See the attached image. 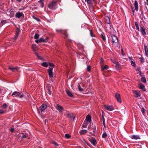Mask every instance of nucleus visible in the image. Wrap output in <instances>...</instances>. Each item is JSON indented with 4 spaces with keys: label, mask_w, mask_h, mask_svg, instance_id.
<instances>
[{
    "label": "nucleus",
    "mask_w": 148,
    "mask_h": 148,
    "mask_svg": "<svg viewBox=\"0 0 148 148\" xmlns=\"http://www.w3.org/2000/svg\"><path fill=\"white\" fill-rule=\"evenodd\" d=\"M66 92L67 94L70 97H72L73 96V94L69 90H66Z\"/></svg>",
    "instance_id": "19"
},
{
    "label": "nucleus",
    "mask_w": 148,
    "mask_h": 148,
    "mask_svg": "<svg viewBox=\"0 0 148 148\" xmlns=\"http://www.w3.org/2000/svg\"><path fill=\"white\" fill-rule=\"evenodd\" d=\"M139 88L143 90V91H145L146 89L145 86L142 83H140L138 85Z\"/></svg>",
    "instance_id": "13"
},
{
    "label": "nucleus",
    "mask_w": 148,
    "mask_h": 148,
    "mask_svg": "<svg viewBox=\"0 0 148 148\" xmlns=\"http://www.w3.org/2000/svg\"><path fill=\"white\" fill-rule=\"evenodd\" d=\"M78 89L80 91H83V89L82 88L80 85H79L78 86Z\"/></svg>",
    "instance_id": "40"
},
{
    "label": "nucleus",
    "mask_w": 148,
    "mask_h": 148,
    "mask_svg": "<svg viewBox=\"0 0 148 148\" xmlns=\"http://www.w3.org/2000/svg\"><path fill=\"white\" fill-rule=\"evenodd\" d=\"M103 61V60L102 58H101L100 60V63H102Z\"/></svg>",
    "instance_id": "59"
},
{
    "label": "nucleus",
    "mask_w": 148,
    "mask_h": 148,
    "mask_svg": "<svg viewBox=\"0 0 148 148\" xmlns=\"http://www.w3.org/2000/svg\"><path fill=\"white\" fill-rule=\"evenodd\" d=\"M26 137H27L26 135H23L22 136V137L23 138H25Z\"/></svg>",
    "instance_id": "60"
},
{
    "label": "nucleus",
    "mask_w": 148,
    "mask_h": 148,
    "mask_svg": "<svg viewBox=\"0 0 148 148\" xmlns=\"http://www.w3.org/2000/svg\"><path fill=\"white\" fill-rule=\"evenodd\" d=\"M116 66H115L116 68L118 69H119L120 66L119 64V63H116Z\"/></svg>",
    "instance_id": "32"
},
{
    "label": "nucleus",
    "mask_w": 148,
    "mask_h": 148,
    "mask_svg": "<svg viewBox=\"0 0 148 148\" xmlns=\"http://www.w3.org/2000/svg\"><path fill=\"white\" fill-rule=\"evenodd\" d=\"M131 65L134 67H136V64L133 61H131Z\"/></svg>",
    "instance_id": "35"
},
{
    "label": "nucleus",
    "mask_w": 148,
    "mask_h": 148,
    "mask_svg": "<svg viewBox=\"0 0 148 148\" xmlns=\"http://www.w3.org/2000/svg\"><path fill=\"white\" fill-rule=\"evenodd\" d=\"M86 120L89 122L91 121V117L90 115H88L86 116Z\"/></svg>",
    "instance_id": "25"
},
{
    "label": "nucleus",
    "mask_w": 148,
    "mask_h": 148,
    "mask_svg": "<svg viewBox=\"0 0 148 148\" xmlns=\"http://www.w3.org/2000/svg\"><path fill=\"white\" fill-rule=\"evenodd\" d=\"M101 38H102V40L104 41H105L106 40V38L104 34L103 33V34H101Z\"/></svg>",
    "instance_id": "29"
},
{
    "label": "nucleus",
    "mask_w": 148,
    "mask_h": 148,
    "mask_svg": "<svg viewBox=\"0 0 148 148\" xmlns=\"http://www.w3.org/2000/svg\"><path fill=\"white\" fill-rule=\"evenodd\" d=\"M105 22L108 24H110V21L109 18L108 17H106V18Z\"/></svg>",
    "instance_id": "26"
},
{
    "label": "nucleus",
    "mask_w": 148,
    "mask_h": 148,
    "mask_svg": "<svg viewBox=\"0 0 148 148\" xmlns=\"http://www.w3.org/2000/svg\"><path fill=\"white\" fill-rule=\"evenodd\" d=\"M136 71H138L139 72L141 71L140 70V67H139L137 68V69H136Z\"/></svg>",
    "instance_id": "50"
},
{
    "label": "nucleus",
    "mask_w": 148,
    "mask_h": 148,
    "mask_svg": "<svg viewBox=\"0 0 148 148\" xmlns=\"http://www.w3.org/2000/svg\"><path fill=\"white\" fill-rule=\"evenodd\" d=\"M135 24L137 29L139 31V27L137 23L136 22H135Z\"/></svg>",
    "instance_id": "34"
},
{
    "label": "nucleus",
    "mask_w": 148,
    "mask_h": 148,
    "mask_svg": "<svg viewBox=\"0 0 148 148\" xmlns=\"http://www.w3.org/2000/svg\"><path fill=\"white\" fill-rule=\"evenodd\" d=\"M108 68V67L107 65H105L104 67H102L101 68V70H104L105 69H107Z\"/></svg>",
    "instance_id": "31"
},
{
    "label": "nucleus",
    "mask_w": 148,
    "mask_h": 148,
    "mask_svg": "<svg viewBox=\"0 0 148 148\" xmlns=\"http://www.w3.org/2000/svg\"><path fill=\"white\" fill-rule=\"evenodd\" d=\"M87 69L88 71H90L91 68L90 66H87Z\"/></svg>",
    "instance_id": "45"
},
{
    "label": "nucleus",
    "mask_w": 148,
    "mask_h": 148,
    "mask_svg": "<svg viewBox=\"0 0 148 148\" xmlns=\"http://www.w3.org/2000/svg\"><path fill=\"white\" fill-rule=\"evenodd\" d=\"M140 31L142 34L144 35L146 34V33L145 32V29L144 27H141Z\"/></svg>",
    "instance_id": "15"
},
{
    "label": "nucleus",
    "mask_w": 148,
    "mask_h": 148,
    "mask_svg": "<svg viewBox=\"0 0 148 148\" xmlns=\"http://www.w3.org/2000/svg\"><path fill=\"white\" fill-rule=\"evenodd\" d=\"M90 34L91 36L92 37H95V36L93 34L92 30H90Z\"/></svg>",
    "instance_id": "47"
},
{
    "label": "nucleus",
    "mask_w": 148,
    "mask_h": 148,
    "mask_svg": "<svg viewBox=\"0 0 148 148\" xmlns=\"http://www.w3.org/2000/svg\"><path fill=\"white\" fill-rule=\"evenodd\" d=\"M113 63H114L115 64H116V63H119V62H116V61H115L113 62Z\"/></svg>",
    "instance_id": "63"
},
{
    "label": "nucleus",
    "mask_w": 148,
    "mask_h": 148,
    "mask_svg": "<svg viewBox=\"0 0 148 148\" xmlns=\"http://www.w3.org/2000/svg\"><path fill=\"white\" fill-rule=\"evenodd\" d=\"M145 110L143 108L141 110V111L143 113H145Z\"/></svg>",
    "instance_id": "53"
},
{
    "label": "nucleus",
    "mask_w": 148,
    "mask_h": 148,
    "mask_svg": "<svg viewBox=\"0 0 148 148\" xmlns=\"http://www.w3.org/2000/svg\"><path fill=\"white\" fill-rule=\"evenodd\" d=\"M39 37V35L38 34H36L35 35L34 38L36 39H37Z\"/></svg>",
    "instance_id": "43"
},
{
    "label": "nucleus",
    "mask_w": 148,
    "mask_h": 148,
    "mask_svg": "<svg viewBox=\"0 0 148 148\" xmlns=\"http://www.w3.org/2000/svg\"><path fill=\"white\" fill-rule=\"evenodd\" d=\"M71 41L70 40L67 41L66 42V45L67 47H69V45H70Z\"/></svg>",
    "instance_id": "33"
},
{
    "label": "nucleus",
    "mask_w": 148,
    "mask_h": 148,
    "mask_svg": "<svg viewBox=\"0 0 148 148\" xmlns=\"http://www.w3.org/2000/svg\"><path fill=\"white\" fill-rule=\"evenodd\" d=\"M37 47L35 44H33L32 46V49H36V48Z\"/></svg>",
    "instance_id": "42"
},
{
    "label": "nucleus",
    "mask_w": 148,
    "mask_h": 148,
    "mask_svg": "<svg viewBox=\"0 0 148 148\" xmlns=\"http://www.w3.org/2000/svg\"><path fill=\"white\" fill-rule=\"evenodd\" d=\"M35 54L37 56V57L39 58V59H42V57L39 56L37 53L36 52L35 53Z\"/></svg>",
    "instance_id": "39"
},
{
    "label": "nucleus",
    "mask_w": 148,
    "mask_h": 148,
    "mask_svg": "<svg viewBox=\"0 0 148 148\" xmlns=\"http://www.w3.org/2000/svg\"><path fill=\"white\" fill-rule=\"evenodd\" d=\"M121 51L122 52V54L123 56H124V54L123 53V49H121Z\"/></svg>",
    "instance_id": "56"
},
{
    "label": "nucleus",
    "mask_w": 148,
    "mask_h": 148,
    "mask_svg": "<svg viewBox=\"0 0 148 148\" xmlns=\"http://www.w3.org/2000/svg\"><path fill=\"white\" fill-rule=\"evenodd\" d=\"M33 49V51L34 52H35V51H36V49Z\"/></svg>",
    "instance_id": "64"
},
{
    "label": "nucleus",
    "mask_w": 148,
    "mask_h": 148,
    "mask_svg": "<svg viewBox=\"0 0 148 148\" xmlns=\"http://www.w3.org/2000/svg\"><path fill=\"white\" fill-rule=\"evenodd\" d=\"M20 30V29H19L18 28H17L16 34H19Z\"/></svg>",
    "instance_id": "44"
},
{
    "label": "nucleus",
    "mask_w": 148,
    "mask_h": 148,
    "mask_svg": "<svg viewBox=\"0 0 148 148\" xmlns=\"http://www.w3.org/2000/svg\"><path fill=\"white\" fill-rule=\"evenodd\" d=\"M87 132V131L85 130H82L80 132V134L81 135L84 134Z\"/></svg>",
    "instance_id": "27"
},
{
    "label": "nucleus",
    "mask_w": 148,
    "mask_h": 148,
    "mask_svg": "<svg viewBox=\"0 0 148 148\" xmlns=\"http://www.w3.org/2000/svg\"><path fill=\"white\" fill-rule=\"evenodd\" d=\"M134 6L136 10L137 11L138 9V3L137 1H135L134 2Z\"/></svg>",
    "instance_id": "24"
},
{
    "label": "nucleus",
    "mask_w": 148,
    "mask_h": 148,
    "mask_svg": "<svg viewBox=\"0 0 148 148\" xmlns=\"http://www.w3.org/2000/svg\"><path fill=\"white\" fill-rule=\"evenodd\" d=\"M141 81L143 83H146V80L145 77H142L141 79Z\"/></svg>",
    "instance_id": "28"
},
{
    "label": "nucleus",
    "mask_w": 148,
    "mask_h": 148,
    "mask_svg": "<svg viewBox=\"0 0 148 148\" xmlns=\"http://www.w3.org/2000/svg\"><path fill=\"white\" fill-rule=\"evenodd\" d=\"M83 143L85 145H89L84 140V141Z\"/></svg>",
    "instance_id": "51"
},
{
    "label": "nucleus",
    "mask_w": 148,
    "mask_h": 148,
    "mask_svg": "<svg viewBox=\"0 0 148 148\" xmlns=\"http://www.w3.org/2000/svg\"><path fill=\"white\" fill-rule=\"evenodd\" d=\"M104 107L106 110L109 111H112L114 109L112 106L109 105H105Z\"/></svg>",
    "instance_id": "6"
},
{
    "label": "nucleus",
    "mask_w": 148,
    "mask_h": 148,
    "mask_svg": "<svg viewBox=\"0 0 148 148\" xmlns=\"http://www.w3.org/2000/svg\"><path fill=\"white\" fill-rule=\"evenodd\" d=\"M35 42L37 43H38L39 42H40V41H39V40H35Z\"/></svg>",
    "instance_id": "52"
},
{
    "label": "nucleus",
    "mask_w": 148,
    "mask_h": 148,
    "mask_svg": "<svg viewBox=\"0 0 148 148\" xmlns=\"http://www.w3.org/2000/svg\"><path fill=\"white\" fill-rule=\"evenodd\" d=\"M14 129L13 128H12L11 129L10 131L11 132H13L14 131Z\"/></svg>",
    "instance_id": "55"
},
{
    "label": "nucleus",
    "mask_w": 148,
    "mask_h": 148,
    "mask_svg": "<svg viewBox=\"0 0 148 148\" xmlns=\"http://www.w3.org/2000/svg\"><path fill=\"white\" fill-rule=\"evenodd\" d=\"M64 137L68 139L71 137V136L69 134H66L65 135Z\"/></svg>",
    "instance_id": "36"
},
{
    "label": "nucleus",
    "mask_w": 148,
    "mask_h": 148,
    "mask_svg": "<svg viewBox=\"0 0 148 148\" xmlns=\"http://www.w3.org/2000/svg\"><path fill=\"white\" fill-rule=\"evenodd\" d=\"M41 65L44 67H47L48 66V64L47 62H44L42 63Z\"/></svg>",
    "instance_id": "30"
},
{
    "label": "nucleus",
    "mask_w": 148,
    "mask_h": 148,
    "mask_svg": "<svg viewBox=\"0 0 148 148\" xmlns=\"http://www.w3.org/2000/svg\"><path fill=\"white\" fill-rule=\"evenodd\" d=\"M145 50V54L147 56H148V49L147 46L144 45Z\"/></svg>",
    "instance_id": "23"
},
{
    "label": "nucleus",
    "mask_w": 148,
    "mask_h": 148,
    "mask_svg": "<svg viewBox=\"0 0 148 148\" xmlns=\"http://www.w3.org/2000/svg\"><path fill=\"white\" fill-rule=\"evenodd\" d=\"M21 16L24 17V14L23 13L20 12H18L16 13L15 15V17L16 18H19Z\"/></svg>",
    "instance_id": "12"
},
{
    "label": "nucleus",
    "mask_w": 148,
    "mask_h": 148,
    "mask_svg": "<svg viewBox=\"0 0 148 148\" xmlns=\"http://www.w3.org/2000/svg\"><path fill=\"white\" fill-rule=\"evenodd\" d=\"M52 86L50 84H48L47 86V90L49 92V94L50 95L51 93V88Z\"/></svg>",
    "instance_id": "16"
},
{
    "label": "nucleus",
    "mask_w": 148,
    "mask_h": 148,
    "mask_svg": "<svg viewBox=\"0 0 148 148\" xmlns=\"http://www.w3.org/2000/svg\"><path fill=\"white\" fill-rule=\"evenodd\" d=\"M102 119H103V125L104 126V127H105L106 125H105V119H104V114L103 112V111H102Z\"/></svg>",
    "instance_id": "22"
},
{
    "label": "nucleus",
    "mask_w": 148,
    "mask_h": 148,
    "mask_svg": "<svg viewBox=\"0 0 148 148\" xmlns=\"http://www.w3.org/2000/svg\"><path fill=\"white\" fill-rule=\"evenodd\" d=\"M89 141L91 142V143L94 146H96L97 142V141L95 138H89Z\"/></svg>",
    "instance_id": "9"
},
{
    "label": "nucleus",
    "mask_w": 148,
    "mask_h": 148,
    "mask_svg": "<svg viewBox=\"0 0 148 148\" xmlns=\"http://www.w3.org/2000/svg\"><path fill=\"white\" fill-rule=\"evenodd\" d=\"M87 3L88 4H92V0H87Z\"/></svg>",
    "instance_id": "46"
},
{
    "label": "nucleus",
    "mask_w": 148,
    "mask_h": 148,
    "mask_svg": "<svg viewBox=\"0 0 148 148\" xmlns=\"http://www.w3.org/2000/svg\"><path fill=\"white\" fill-rule=\"evenodd\" d=\"M58 32H60L62 34H63L65 35V37H64L65 38H67L68 37V35L67 34V32L66 30H56Z\"/></svg>",
    "instance_id": "8"
},
{
    "label": "nucleus",
    "mask_w": 148,
    "mask_h": 148,
    "mask_svg": "<svg viewBox=\"0 0 148 148\" xmlns=\"http://www.w3.org/2000/svg\"><path fill=\"white\" fill-rule=\"evenodd\" d=\"M53 144L56 146H58L59 145L56 142H54Z\"/></svg>",
    "instance_id": "61"
},
{
    "label": "nucleus",
    "mask_w": 148,
    "mask_h": 148,
    "mask_svg": "<svg viewBox=\"0 0 148 148\" xmlns=\"http://www.w3.org/2000/svg\"><path fill=\"white\" fill-rule=\"evenodd\" d=\"M18 34H16V36L14 38V39L15 40H16L17 38L18 37Z\"/></svg>",
    "instance_id": "49"
},
{
    "label": "nucleus",
    "mask_w": 148,
    "mask_h": 148,
    "mask_svg": "<svg viewBox=\"0 0 148 148\" xmlns=\"http://www.w3.org/2000/svg\"><path fill=\"white\" fill-rule=\"evenodd\" d=\"M112 41L114 44H117L118 43V40L117 37L114 35L111 36Z\"/></svg>",
    "instance_id": "3"
},
{
    "label": "nucleus",
    "mask_w": 148,
    "mask_h": 148,
    "mask_svg": "<svg viewBox=\"0 0 148 148\" xmlns=\"http://www.w3.org/2000/svg\"><path fill=\"white\" fill-rule=\"evenodd\" d=\"M89 129L90 131H91V132H90V133L92 134V135H94L95 134L96 129L95 128H93L92 129V128L90 127L89 128Z\"/></svg>",
    "instance_id": "18"
},
{
    "label": "nucleus",
    "mask_w": 148,
    "mask_h": 148,
    "mask_svg": "<svg viewBox=\"0 0 148 148\" xmlns=\"http://www.w3.org/2000/svg\"><path fill=\"white\" fill-rule=\"evenodd\" d=\"M8 68L12 71L14 72L15 70L16 71H18L19 69V67H13L11 66H9Z\"/></svg>",
    "instance_id": "14"
},
{
    "label": "nucleus",
    "mask_w": 148,
    "mask_h": 148,
    "mask_svg": "<svg viewBox=\"0 0 148 148\" xmlns=\"http://www.w3.org/2000/svg\"><path fill=\"white\" fill-rule=\"evenodd\" d=\"M49 39L48 37H47L46 39H44L43 38H41L39 39L40 42H46L48 41V40Z\"/></svg>",
    "instance_id": "17"
},
{
    "label": "nucleus",
    "mask_w": 148,
    "mask_h": 148,
    "mask_svg": "<svg viewBox=\"0 0 148 148\" xmlns=\"http://www.w3.org/2000/svg\"><path fill=\"white\" fill-rule=\"evenodd\" d=\"M107 135L106 132L104 133L102 135V137L103 138H106L107 137Z\"/></svg>",
    "instance_id": "38"
},
{
    "label": "nucleus",
    "mask_w": 148,
    "mask_h": 148,
    "mask_svg": "<svg viewBox=\"0 0 148 148\" xmlns=\"http://www.w3.org/2000/svg\"><path fill=\"white\" fill-rule=\"evenodd\" d=\"M47 105L45 104H43L39 107L38 109V111L39 113H42V112L47 108Z\"/></svg>",
    "instance_id": "2"
},
{
    "label": "nucleus",
    "mask_w": 148,
    "mask_h": 148,
    "mask_svg": "<svg viewBox=\"0 0 148 148\" xmlns=\"http://www.w3.org/2000/svg\"><path fill=\"white\" fill-rule=\"evenodd\" d=\"M139 73H140V76L142 77H143V75H142V73H141V71H140L139 72Z\"/></svg>",
    "instance_id": "62"
},
{
    "label": "nucleus",
    "mask_w": 148,
    "mask_h": 148,
    "mask_svg": "<svg viewBox=\"0 0 148 148\" xmlns=\"http://www.w3.org/2000/svg\"><path fill=\"white\" fill-rule=\"evenodd\" d=\"M24 97V95L23 94L21 95L20 96V98H22L23 97Z\"/></svg>",
    "instance_id": "58"
},
{
    "label": "nucleus",
    "mask_w": 148,
    "mask_h": 148,
    "mask_svg": "<svg viewBox=\"0 0 148 148\" xmlns=\"http://www.w3.org/2000/svg\"><path fill=\"white\" fill-rule=\"evenodd\" d=\"M1 23L2 25L6 23V21L5 20H2L1 21Z\"/></svg>",
    "instance_id": "37"
},
{
    "label": "nucleus",
    "mask_w": 148,
    "mask_h": 148,
    "mask_svg": "<svg viewBox=\"0 0 148 148\" xmlns=\"http://www.w3.org/2000/svg\"><path fill=\"white\" fill-rule=\"evenodd\" d=\"M66 116L69 118H73L74 119L75 118V116L72 113H69L66 115Z\"/></svg>",
    "instance_id": "11"
},
{
    "label": "nucleus",
    "mask_w": 148,
    "mask_h": 148,
    "mask_svg": "<svg viewBox=\"0 0 148 148\" xmlns=\"http://www.w3.org/2000/svg\"><path fill=\"white\" fill-rule=\"evenodd\" d=\"M134 94L136 95L135 97L137 98L140 97V92L138 90H133V91Z\"/></svg>",
    "instance_id": "10"
},
{
    "label": "nucleus",
    "mask_w": 148,
    "mask_h": 148,
    "mask_svg": "<svg viewBox=\"0 0 148 148\" xmlns=\"http://www.w3.org/2000/svg\"><path fill=\"white\" fill-rule=\"evenodd\" d=\"M20 94V93L19 92L17 91H15L12 93V96L14 95L15 97H16L19 96Z\"/></svg>",
    "instance_id": "21"
},
{
    "label": "nucleus",
    "mask_w": 148,
    "mask_h": 148,
    "mask_svg": "<svg viewBox=\"0 0 148 148\" xmlns=\"http://www.w3.org/2000/svg\"><path fill=\"white\" fill-rule=\"evenodd\" d=\"M48 64L50 66V68L52 67V69H53V67L54 66V64H52V63H48Z\"/></svg>",
    "instance_id": "41"
},
{
    "label": "nucleus",
    "mask_w": 148,
    "mask_h": 148,
    "mask_svg": "<svg viewBox=\"0 0 148 148\" xmlns=\"http://www.w3.org/2000/svg\"><path fill=\"white\" fill-rule=\"evenodd\" d=\"M4 112V111L3 110H0V114H2Z\"/></svg>",
    "instance_id": "57"
},
{
    "label": "nucleus",
    "mask_w": 148,
    "mask_h": 148,
    "mask_svg": "<svg viewBox=\"0 0 148 148\" xmlns=\"http://www.w3.org/2000/svg\"><path fill=\"white\" fill-rule=\"evenodd\" d=\"M131 137L132 139H134L136 140L140 139L139 136L137 135H132L131 136Z\"/></svg>",
    "instance_id": "20"
},
{
    "label": "nucleus",
    "mask_w": 148,
    "mask_h": 148,
    "mask_svg": "<svg viewBox=\"0 0 148 148\" xmlns=\"http://www.w3.org/2000/svg\"><path fill=\"white\" fill-rule=\"evenodd\" d=\"M44 4L43 2H41L40 4V6L42 8H43L44 6Z\"/></svg>",
    "instance_id": "54"
},
{
    "label": "nucleus",
    "mask_w": 148,
    "mask_h": 148,
    "mask_svg": "<svg viewBox=\"0 0 148 148\" xmlns=\"http://www.w3.org/2000/svg\"><path fill=\"white\" fill-rule=\"evenodd\" d=\"M56 108L60 112H62L64 110V108L62 107L58 104L56 105Z\"/></svg>",
    "instance_id": "4"
},
{
    "label": "nucleus",
    "mask_w": 148,
    "mask_h": 148,
    "mask_svg": "<svg viewBox=\"0 0 148 148\" xmlns=\"http://www.w3.org/2000/svg\"><path fill=\"white\" fill-rule=\"evenodd\" d=\"M52 70L53 69L52 67L49 68V69H48L47 70L50 77H53V73L52 72Z\"/></svg>",
    "instance_id": "7"
},
{
    "label": "nucleus",
    "mask_w": 148,
    "mask_h": 148,
    "mask_svg": "<svg viewBox=\"0 0 148 148\" xmlns=\"http://www.w3.org/2000/svg\"><path fill=\"white\" fill-rule=\"evenodd\" d=\"M115 97L118 102L120 103H121V98L120 95L119 93H116L115 94Z\"/></svg>",
    "instance_id": "5"
},
{
    "label": "nucleus",
    "mask_w": 148,
    "mask_h": 148,
    "mask_svg": "<svg viewBox=\"0 0 148 148\" xmlns=\"http://www.w3.org/2000/svg\"><path fill=\"white\" fill-rule=\"evenodd\" d=\"M7 106V105L5 103H4L2 106V107L3 108H5Z\"/></svg>",
    "instance_id": "48"
},
{
    "label": "nucleus",
    "mask_w": 148,
    "mask_h": 148,
    "mask_svg": "<svg viewBox=\"0 0 148 148\" xmlns=\"http://www.w3.org/2000/svg\"><path fill=\"white\" fill-rule=\"evenodd\" d=\"M57 1H51L48 5V7L50 9L54 10L56 9L57 6Z\"/></svg>",
    "instance_id": "1"
}]
</instances>
